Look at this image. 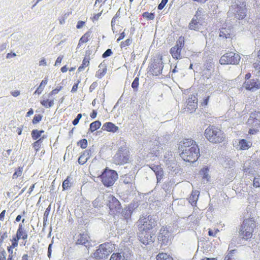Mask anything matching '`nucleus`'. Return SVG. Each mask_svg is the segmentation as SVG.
I'll return each instance as SVG.
<instances>
[{"label": "nucleus", "mask_w": 260, "mask_h": 260, "mask_svg": "<svg viewBox=\"0 0 260 260\" xmlns=\"http://www.w3.org/2000/svg\"><path fill=\"white\" fill-rule=\"evenodd\" d=\"M139 230L140 232L138 233V239L141 243L146 246L155 241L156 233H151V231H147L142 229Z\"/></svg>", "instance_id": "obj_10"}, {"label": "nucleus", "mask_w": 260, "mask_h": 260, "mask_svg": "<svg viewBox=\"0 0 260 260\" xmlns=\"http://www.w3.org/2000/svg\"><path fill=\"white\" fill-rule=\"evenodd\" d=\"M102 125L101 122L99 120H96L90 124L88 132L93 133L99 129Z\"/></svg>", "instance_id": "obj_31"}, {"label": "nucleus", "mask_w": 260, "mask_h": 260, "mask_svg": "<svg viewBox=\"0 0 260 260\" xmlns=\"http://www.w3.org/2000/svg\"><path fill=\"white\" fill-rule=\"evenodd\" d=\"M72 178L70 176H68L67 178L63 181L62 184V190H66L69 189L72 186L71 182Z\"/></svg>", "instance_id": "obj_33"}, {"label": "nucleus", "mask_w": 260, "mask_h": 260, "mask_svg": "<svg viewBox=\"0 0 260 260\" xmlns=\"http://www.w3.org/2000/svg\"><path fill=\"white\" fill-rule=\"evenodd\" d=\"M82 115L81 113L77 114L76 117L73 120L72 123L74 125H76L78 124L80 120L81 119Z\"/></svg>", "instance_id": "obj_63"}, {"label": "nucleus", "mask_w": 260, "mask_h": 260, "mask_svg": "<svg viewBox=\"0 0 260 260\" xmlns=\"http://www.w3.org/2000/svg\"><path fill=\"white\" fill-rule=\"evenodd\" d=\"M106 196H98L93 202L92 205L94 208L100 209L101 207H103V201H105V198Z\"/></svg>", "instance_id": "obj_29"}, {"label": "nucleus", "mask_w": 260, "mask_h": 260, "mask_svg": "<svg viewBox=\"0 0 260 260\" xmlns=\"http://www.w3.org/2000/svg\"><path fill=\"white\" fill-rule=\"evenodd\" d=\"M138 205L135 203H131L127 206H126L124 208H122V209L119 214H121V216L125 219H128L131 218L132 213L136 208L138 207Z\"/></svg>", "instance_id": "obj_15"}, {"label": "nucleus", "mask_w": 260, "mask_h": 260, "mask_svg": "<svg viewBox=\"0 0 260 260\" xmlns=\"http://www.w3.org/2000/svg\"><path fill=\"white\" fill-rule=\"evenodd\" d=\"M198 106L197 102H192V103L187 104L186 108L190 113L195 111Z\"/></svg>", "instance_id": "obj_41"}, {"label": "nucleus", "mask_w": 260, "mask_h": 260, "mask_svg": "<svg viewBox=\"0 0 260 260\" xmlns=\"http://www.w3.org/2000/svg\"><path fill=\"white\" fill-rule=\"evenodd\" d=\"M105 205L108 207L112 214H119L122 206L119 201L112 194L106 195L105 198Z\"/></svg>", "instance_id": "obj_7"}, {"label": "nucleus", "mask_w": 260, "mask_h": 260, "mask_svg": "<svg viewBox=\"0 0 260 260\" xmlns=\"http://www.w3.org/2000/svg\"><path fill=\"white\" fill-rule=\"evenodd\" d=\"M203 9L202 8H199L198 10L196 12V14L194 15L193 18L196 19H198L199 21H201V15L202 14Z\"/></svg>", "instance_id": "obj_53"}, {"label": "nucleus", "mask_w": 260, "mask_h": 260, "mask_svg": "<svg viewBox=\"0 0 260 260\" xmlns=\"http://www.w3.org/2000/svg\"><path fill=\"white\" fill-rule=\"evenodd\" d=\"M48 77H45L44 79L41 81L39 86L37 87L34 94H40L41 93L44 89L45 86L47 84L48 82Z\"/></svg>", "instance_id": "obj_30"}, {"label": "nucleus", "mask_w": 260, "mask_h": 260, "mask_svg": "<svg viewBox=\"0 0 260 260\" xmlns=\"http://www.w3.org/2000/svg\"><path fill=\"white\" fill-rule=\"evenodd\" d=\"M248 219H245L239 229L238 242L239 243H243L241 240L247 241L252 237L251 230L249 228H245V225L246 224H248Z\"/></svg>", "instance_id": "obj_11"}, {"label": "nucleus", "mask_w": 260, "mask_h": 260, "mask_svg": "<svg viewBox=\"0 0 260 260\" xmlns=\"http://www.w3.org/2000/svg\"><path fill=\"white\" fill-rule=\"evenodd\" d=\"M214 64L211 62L207 61L204 65V70H206V72L205 73L207 76H210L212 72V69H213Z\"/></svg>", "instance_id": "obj_37"}, {"label": "nucleus", "mask_w": 260, "mask_h": 260, "mask_svg": "<svg viewBox=\"0 0 260 260\" xmlns=\"http://www.w3.org/2000/svg\"><path fill=\"white\" fill-rule=\"evenodd\" d=\"M31 137L33 140H38L41 136L40 135L39 130L37 129H33L31 132Z\"/></svg>", "instance_id": "obj_51"}, {"label": "nucleus", "mask_w": 260, "mask_h": 260, "mask_svg": "<svg viewBox=\"0 0 260 260\" xmlns=\"http://www.w3.org/2000/svg\"><path fill=\"white\" fill-rule=\"evenodd\" d=\"M142 16L148 20H152L155 18V14L154 13L145 12L142 14Z\"/></svg>", "instance_id": "obj_42"}, {"label": "nucleus", "mask_w": 260, "mask_h": 260, "mask_svg": "<svg viewBox=\"0 0 260 260\" xmlns=\"http://www.w3.org/2000/svg\"><path fill=\"white\" fill-rule=\"evenodd\" d=\"M94 152L93 149L90 148V149L85 150L83 153L78 158V161L80 165H84L86 162L89 158L92 153Z\"/></svg>", "instance_id": "obj_17"}, {"label": "nucleus", "mask_w": 260, "mask_h": 260, "mask_svg": "<svg viewBox=\"0 0 260 260\" xmlns=\"http://www.w3.org/2000/svg\"><path fill=\"white\" fill-rule=\"evenodd\" d=\"M24 221L25 219H22V223L19 224L18 228L16 232L18 236L20 237V239H22L24 240H26L28 237L27 232L24 229L23 225L22 224V223H24Z\"/></svg>", "instance_id": "obj_20"}, {"label": "nucleus", "mask_w": 260, "mask_h": 260, "mask_svg": "<svg viewBox=\"0 0 260 260\" xmlns=\"http://www.w3.org/2000/svg\"><path fill=\"white\" fill-rule=\"evenodd\" d=\"M112 245L109 243H105L101 244L94 252L91 254L89 259L96 260H105L112 252Z\"/></svg>", "instance_id": "obj_5"}, {"label": "nucleus", "mask_w": 260, "mask_h": 260, "mask_svg": "<svg viewBox=\"0 0 260 260\" xmlns=\"http://www.w3.org/2000/svg\"><path fill=\"white\" fill-rule=\"evenodd\" d=\"M240 59L241 57L238 53L230 52L221 56L219 59V63L222 65H237L239 64Z\"/></svg>", "instance_id": "obj_9"}, {"label": "nucleus", "mask_w": 260, "mask_h": 260, "mask_svg": "<svg viewBox=\"0 0 260 260\" xmlns=\"http://www.w3.org/2000/svg\"><path fill=\"white\" fill-rule=\"evenodd\" d=\"M110 260H124L120 253H113L110 257Z\"/></svg>", "instance_id": "obj_49"}, {"label": "nucleus", "mask_w": 260, "mask_h": 260, "mask_svg": "<svg viewBox=\"0 0 260 260\" xmlns=\"http://www.w3.org/2000/svg\"><path fill=\"white\" fill-rule=\"evenodd\" d=\"M231 29L228 28L222 27L219 29V37L224 39L232 38Z\"/></svg>", "instance_id": "obj_26"}, {"label": "nucleus", "mask_w": 260, "mask_h": 260, "mask_svg": "<svg viewBox=\"0 0 260 260\" xmlns=\"http://www.w3.org/2000/svg\"><path fill=\"white\" fill-rule=\"evenodd\" d=\"M50 210H51V205L50 204V205L46 208V209L44 213V216H43L44 222L46 221L47 220V218H48V215L50 213Z\"/></svg>", "instance_id": "obj_56"}, {"label": "nucleus", "mask_w": 260, "mask_h": 260, "mask_svg": "<svg viewBox=\"0 0 260 260\" xmlns=\"http://www.w3.org/2000/svg\"><path fill=\"white\" fill-rule=\"evenodd\" d=\"M119 253H121L122 258H124V260H128L132 254V251L128 248H124Z\"/></svg>", "instance_id": "obj_32"}, {"label": "nucleus", "mask_w": 260, "mask_h": 260, "mask_svg": "<svg viewBox=\"0 0 260 260\" xmlns=\"http://www.w3.org/2000/svg\"><path fill=\"white\" fill-rule=\"evenodd\" d=\"M91 34V31L89 30L87 31L84 35H83L79 40L78 46H79L81 43H86L88 42L89 38L90 37Z\"/></svg>", "instance_id": "obj_39"}, {"label": "nucleus", "mask_w": 260, "mask_h": 260, "mask_svg": "<svg viewBox=\"0 0 260 260\" xmlns=\"http://www.w3.org/2000/svg\"><path fill=\"white\" fill-rule=\"evenodd\" d=\"M199 196V192L198 191L192 192L189 198V202L191 204L192 206H194L197 204V202L198 200Z\"/></svg>", "instance_id": "obj_35"}, {"label": "nucleus", "mask_w": 260, "mask_h": 260, "mask_svg": "<svg viewBox=\"0 0 260 260\" xmlns=\"http://www.w3.org/2000/svg\"><path fill=\"white\" fill-rule=\"evenodd\" d=\"M249 222H248V224H246L245 225V228L248 229L249 228L251 230V234H252L253 232V229L255 227V223L252 222L251 220L248 219Z\"/></svg>", "instance_id": "obj_59"}, {"label": "nucleus", "mask_w": 260, "mask_h": 260, "mask_svg": "<svg viewBox=\"0 0 260 260\" xmlns=\"http://www.w3.org/2000/svg\"><path fill=\"white\" fill-rule=\"evenodd\" d=\"M162 152V148L159 145L156 144L153 145L149 149L148 154L151 156L159 157L161 155Z\"/></svg>", "instance_id": "obj_18"}, {"label": "nucleus", "mask_w": 260, "mask_h": 260, "mask_svg": "<svg viewBox=\"0 0 260 260\" xmlns=\"http://www.w3.org/2000/svg\"><path fill=\"white\" fill-rule=\"evenodd\" d=\"M43 118V115L41 114H36L33 119L32 120V123L33 124H36L40 122V121H41L42 119Z\"/></svg>", "instance_id": "obj_52"}, {"label": "nucleus", "mask_w": 260, "mask_h": 260, "mask_svg": "<svg viewBox=\"0 0 260 260\" xmlns=\"http://www.w3.org/2000/svg\"><path fill=\"white\" fill-rule=\"evenodd\" d=\"M62 86H57L56 88L53 89L49 94L48 98H50L51 96L55 95L58 93L62 89Z\"/></svg>", "instance_id": "obj_55"}, {"label": "nucleus", "mask_w": 260, "mask_h": 260, "mask_svg": "<svg viewBox=\"0 0 260 260\" xmlns=\"http://www.w3.org/2000/svg\"><path fill=\"white\" fill-rule=\"evenodd\" d=\"M132 42V39L128 38L126 39L125 41L122 42L120 44L121 48L125 47L126 46H129Z\"/></svg>", "instance_id": "obj_62"}, {"label": "nucleus", "mask_w": 260, "mask_h": 260, "mask_svg": "<svg viewBox=\"0 0 260 260\" xmlns=\"http://www.w3.org/2000/svg\"><path fill=\"white\" fill-rule=\"evenodd\" d=\"M182 49L175 47V46L172 47L170 50V53L172 56L173 58L176 60L182 58L181 56V51Z\"/></svg>", "instance_id": "obj_27"}, {"label": "nucleus", "mask_w": 260, "mask_h": 260, "mask_svg": "<svg viewBox=\"0 0 260 260\" xmlns=\"http://www.w3.org/2000/svg\"><path fill=\"white\" fill-rule=\"evenodd\" d=\"M204 135L210 142L214 144L221 143L225 139L224 132L215 125L208 126L205 131Z\"/></svg>", "instance_id": "obj_1"}, {"label": "nucleus", "mask_w": 260, "mask_h": 260, "mask_svg": "<svg viewBox=\"0 0 260 260\" xmlns=\"http://www.w3.org/2000/svg\"><path fill=\"white\" fill-rule=\"evenodd\" d=\"M134 178L133 175L132 174H127L120 176L119 182L120 183L131 185V188L133 190V187L132 186V183L134 182Z\"/></svg>", "instance_id": "obj_19"}, {"label": "nucleus", "mask_w": 260, "mask_h": 260, "mask_svg": "<svg viewBox=\"0 0 260 260\" xmlns=\"http://www.w3.org/2000/svg\"><path fill=\"white\" fill-rule=\"evenodd\" d=\"M183 61L184 62H185L186 64H188V63L189 62H190V59H189V58H185V59H184L183 60H182V61H177V64L176 65V66L175 67V68H174L172 70V71H171V72H172V74H173V73H175L176 72H177V70H176V69H177V66L178 64H179L180 63H181L182 62H183Z\"/></svg>", "instance_id": "obj_54"}, {"label": "nucleus", "mask_w": 260, "mask_h": 260, "mask_svg": "<svg viewBox=\"0 0 260 260\" xmlns=\"http://www.w3.org/2000/svg\"><path fill=\"white\" fill-rule=\"evenodd\" d=\"M118 127L111 122L105 123L102 127V129L109 132L115 133L118 130Z\"/></svg>", "instance_id": "obj_24"}, {"label": "nucleus", "mask_w": 260, "mask_h": 260, "mask_svg": "<svg viewBox=\"0 0 260 260\" xmlns=\"http://www.w3.org/2000/svg\"><path fill=\"white\" fill-rule=\"evenodd\" d=\"M8 238V233L7 231L4 232L3 235L0 236V249H3L2 245L4 240Z\"/></svg>", "instance_id": "obj_57"}, {"label": "nucleus", "mask_w": 260, "mask_h": 260, "mask_svg": "<svg viewBox=\"0 0 260 260\" xmlns=\"http://www.w3.org/2000/svg\"><path fill=\"white\" fill-rule=\"evenodd\" d=\"M161 59L162 56H161L160 60L155 59L154 61L148 67V72L150 73V75L157 76L161 74L164 67Z\"/></svg>", "instance_id": "obj_13"}, {"label": "nucleus", "mask_w": 260, "mask_h": 260, "mask_svg": "<svg viewBox=\"0 0 260 260\" xmlns=\"http://www.w3.org/2000/svg\"><path fill=\"white\" fill-rule=\"evenodd\" d=\"M247 124L251 126L253 128H259L260 127V121H258L255 119L249 117L247 122Z\"/></svg>", "instance_id": "obj_34"}, {"label": "nucleus", "mask_w": 260, "mask_h": 260, "mask_svg": "<svg viewBox=\"0 0 260 260\" xmlns=\"http://www.w3.org/2000/svg\"><path fill=\"white\" fill-rule=\"evenodd\" d=\"M7 253L5 250L3 248L0 250V260H6Z\"/></svg>", "instance_id": "obj_64"}, {"label": "nucleus", "mask_w": 260, "mask_h": 260, "mask_svg": "<svg viewBox=\"0 0 260 260\" xmlns=\"http://www.w3.org/2000/svg\"><path fill=\"white\" fill-rule=\"evenodd\" d=\"M166 164L170 171L174 172L175 174L178 173L179 169H178L176 160L175 159H169L168 158L166 160Z\"/></svg>", "instance_id": "obj_23"}, {"label": "nucleus", "mask_w": 260, "mask_h": 260, "mask_svg": "<svg viewBox=\"0 0 260 260\" xmlns=\"http://www.w3.org/2000/svg\"><path fill=\"white\" fill-rule=\"evenodd\" d=\"M156 258V260H174L172 256L166 253H159Z\"/></svg>", "instance_id": "obj_38"}, {"label": "nucleus", "mask_w": 260, "mask_h": 260, "mask_svg": "<svg viewBox=\"0 0 260 260\" xmlns=\"http://www.w3.org/2000/svg\"><path fill=\"white\" fill-rule=\"evenodd\" d=\"M139 78L136 77L132 83V87L133 88L134 91H137L138 90V87L139 85Z\"/></svg>", "instance_id": "obj_48"}, {"label": "nucleus", "mask_w": 260, "mask_h": 260, "mask_svg": "<svg viewBox=\"0 0 260 260\" xmlns=\"http://www.w3.org/2000/svg\"><path fill=\"white\" fill-rule=\"evenodd\" d=\"M149 167L155 174L162 168L160 165H155L154 164L150 165Z\"/></svg>", "instance_id": "obj_58"}, {"label": "nucleus", "mask_w": 260, "mask_h": 260, "mask_svg": "<svg viewBox=\"0 0 260 260\" xmlns=\"http://www.w3.org/2000/svg\"><path fill=\"white\" fill-rule=\"evenodd\" d=\"M87 140L86 139H81L77 142L78 146L82 149L86 148L87 146Z\"/></svg>", "instance_id": "obj_50"}, {"label": "nucleus", "mask_w": 260, "mask_h": 260, "mask_svg": "<svg viewBox=\"0 0 260 260\" xmlns=\"http://www.w3.org/2000/svg\"><path fill=\"white\" fill-rule=\"evenodd\" d=\"M172 233L171 226H163L159 230L157 240L160 247L168 246L172 243Z\"/></svg>", "instance_id": "obj_6"}, {"label": "nucleus", "mask_w": 260, "mask_h": 260, "mask_svg": "<svg viewBox=\"0 0 260 260\" xmlns=\"http://www.w3.org/2000/svg\"><path fill=\"white\" fill-rule=\"evenodd\" d=\"M90 237L86 234H80L77 237L76 242L77 245H81L84 246L87 249L92 246L91 242L89 240Z\"/></svg>", "instance_id": "obj_16"}, {"label": "nucleus", "mask_w": 260, "mask_h": 260, "mask_svg": "<svg viewBox=\"0 0 260 260\" xmlns=\"http://www.w3.org/2000/svg\"><path fill=\"white\" fill-rule=\"evenodd\" d=\"M184 45V38L182 36L179 37L178 39L176 41L175 47L182 49Z\"/></svg>", "instance_id": "obj_45"}, {"label": "nucleus", "mask_w": 260, "mask_h": 260, "mask_svg": "<svg viewBox=\"0 0 260 260\" xmlns=\"http://www.w3.org/2000/svg\"><path fill=\"white\" fill-rule=\"evenodd\" d=\"M107 72V67L106 66L102 69H99L96 73V77L98 78H102L106 74Z\"/></svg>", "instance_id": "obj_46"}, {"label": "nucleus", "mask_w": 260, "mask_h": 260, "mask_svg": "<svg viewBox=\"0 0 260 260\" xmlns=\"http://www.w3.org/2000/svg\"><path fill=\"white\" fill-rule=\"evenodd\" d=\"M230 11H234L235 18L239 20H243L246 16L247 9L245 8V5L243 3L240 5H232L230 8Z\"/></svg>", "instance_id": "obj_12"}, {"label": "nucleus", "mask_w": 260, "mask_h": 260, "mask_svg": "<svg viewBox=\"0 0 260 260\" xmlns=\"http://www.w3.org/2000/svg\"><path fill=\"white\" fill-rule=\"evenodd\" d=\"M40 103L42 106L46 108H49L52 107L54 104L53 99L42 100L40 101Z\"/></svg>", "instance_id": "obj_36"}, {"label": "nucleus", "mask_w": 260, "mask_h": 260, "mask_svg": "<svg viewBox=\"0 0 260 260\" xmlns=\"http://www.w3.org/2000/svg\"><path fill=\"white\" fill-rule=\"evenodd\" d=\"M129 152L125 147H120L113 157V161L116 165H122L128 162Z\"/></svg>", "instance_id": "obj_8"}, {"label": "nucleus", "mask_w": 260, "mask_h": 260, "mask_svg": "<svg viewBox=\"0 0 260 260\" xmlns=\"http://www.w3.org/2000/svg\"><path fill=\"white\" fill-rule=\"evenodd\" d=\"M252 146L251 142L247 141L246 139H242L239 140V147L240 150H247Z\"/></svg>", "instance_id": "obj_28"}, {"label": "nucleus", "mask_w": 260, "mask_h": 260, "mask_svg": "<svg viewBox=\"0 0 260 260\" xmlns=\"http://www.w3.org/2000/svg\"><path fill=\"white\" fill-rule=\"evenodd\" d=\"M158 217L156 215H142L138 220L141 226L139 229H142L147 231H151V233H156L158 230Z\"/></svg>", "instance_id": "obj_2"}, {"label": "nucleus", "mask_w": 260, "mask_h": 260, "mask_svg": "<svg viewBox=\"0 0 260 260\" xmlns=\"http://www.w3.org/2000/svg\"><path fill=\"white\" fill-rule=\"evenodd\" d=\"M164 170L162 168L155 174L157 179V184L161 182L164 177Z\"/></svg>", "instance_id": "obj_44"}, {"label": "nucleus", "mask_w": 260, "mask_h": 260, "mask_svg": "<svg viewBox=\"0 0 260 260\" xmlns=\"http://www.w3.org/2000/svg\"><path fill=\"white\" fill-rule=\"evenodd\" d=\"M243 87L247 91L255 92L260 89V81L256 78H252L250 81H244Z\"/></svg>", "instance_id": "obj_14"}, {"label": "nucleus", "mask_w": 260, "mask_h": 260, "mask_svg": "<svg viewBox=\"0 0 260 260\" xmlns=\"http://www.w3.org/2000/svg\"><path fill=\"white\" fill-rule=\"evenodd\" d=\"M243 171L244 173H246L249 175H253L254 170L251 166L250 164L248 166H243Z\"/></svg>", "instance_id": "obj_43"}, {"label": "nucleus", "mask_w": 260, "mask_h": 260, "mask_svg": "<svg viewBox=\"0 0 260 260\" xmlns=\"http://www.w3.org/2000/svg\"><path fill=\"white\" fill-rule=\"evenodd\" d=\"M118 176L116 171L106 167L101 172L99 178L105 187H110L117 180Z\"/></svg>", "instance_id": "obj_3"}, {"label": "nucleus", "mask_w": 260, "mask_h": 260, "mask_svg": "<svg viewBox=\"0 0 260 260\" xmlns=\"http://www.w3.org/2000/svg\"><path fill=\"white\" fill-rule=\"evenodd\" d=\"M180 157L185 161L194 163L200 156V148L197 143H194L188 149H183L180 154Z\"/></svg>", "instance_id": "obj_4"}, {"label": "nucleus", "mask_w": 260, "mask_h": 260, "mask_svg": "<svg viewBox=\"0 0 260 260\" xmlns=\"http://www.w3.org/2000/svg\"><path fill=\"white\" fill-rule=\"evenodd\" d=\"M200 21L198 19L193 18L189 23V29L195 31H199L202 27V24L200 23Z\"/></svg>", "instance_id": "obj_25"}, {"label": "nucleus", "mask_w": 260, "mask_h": 260, "mask_svg": "<svg viewBox=\"0 0 260 260\" xmlns=\"http://www.w3.org/2000/svg\"><path fill=\"white\" fill-rule=\"evenodd\" d=\"M210 168L207 166H204L199 171V174L202 176L203 181L209 182L211 179V176L209 174Z\"/></svg>", "instance_id": "obj_21"}, {"label": "nucleus", "mask_w": 260, "mask_h": 260, "mask_svg": "<svg viewBox=\"0 0 260 260\" xmlns=\"http://www.w3.org/2000/svg\"><path fill=\"white\" fill-rule=\"evenodd\" d=\"M23 171L22 167H18L16 168L15 170V172L14 173L12 178L16 179L17 177L21 176Z\"/></svg>", "instance_id": "obj_47"}, {"label": "nucleus", "mask_w": 260, "mask_h": 260, "mask_svg": "<svg viewBox=\"0 0 260 260\" xmlns=\"http://www.w3.org/2000/svg\"><path fill=\"white\" fill-rule=\"evenodd\" d=\"M194 143H197L191 139H184L179 143V149L181 151L185 148L188 149L191 147Z\"/></svg>", "instance_id": "obj_22"}, {"label": "nucleus", "mask_w": 260, "mask_h": 260, "mask_svg": "<svg viewBox=\"0 0 260 260\" xmlns=\"http://www.w3.org/2000/svg\"><path fill=\"white\" fill-rule=\"evenodd\" d=\"M113 52L111 49H107L104 53L102 54V58H106L109 56H110L111 55H112Z\"/></svg>", "instance_id": "obj_61"}, {"label": "nucleus", "mask_w": 260, "mask_h": 260, "mask_svg": "<svg viewBox=\"0 0 260 260\" xmlns=\"http://www.w3.org/2000/svg\"><path fill=\"white\" fill-rule=\"evenodd\" d=\"M89 64V59H87L86 57H84L81 65L78 68V72H81L84 70L86 67H87Z\"/></svg>", "instance_id": "obj_40"}, {"label": "nucleus", "mask_w": 260, "mask_h": 260, "mask_svg": "<svg viewBox=\"0 0 260 260\" xmlns=\"http://www.w3.org/2000/svg\"><path fill=\"white\" fill-rule=\"evenodd\" d=\"M253 185L255 187H260V177H255L253 179Z\"/></svg>", "instance_id": "obj_60"}]
</instances>
